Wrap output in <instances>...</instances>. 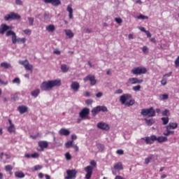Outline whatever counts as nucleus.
<instances>
[{"label": "nucleus", "mask_w": 179, "mask_h": 179, "mask_svg": "<svg viewBox=\"0 0 179 179\" xmlns=\"http://www.w3.org/2000/svg\"><path fill=\"white\" fill-rule=\"evenodd\" d=\"M141 85H136L133 87L132 90H134V92H139V90H141Z\"/></svg>", "instance_id": "de8ad7c7"}, {"label": "nucleus", "mask_w": 179, "mask_h": 179, "mask_svg": "<svg viewBox=\"0 0 179 179\" xmlns=\"http://www.w3.org/2000/svg\"><path fill=\"white\" fill-rule=\"evenodd\" d=\"M28 22H29V26H33L34 23V18L31 17H28Z\"/></svg>", "instance_id": "58836bf2"}, {"label": "nucleus", "mask_w": 179, "mask_h": 179, "mask_svg": "<svg viewBox=\"0 0 179 179\" xmlns=\"http://www.w3.org/2000/svg\"><path fill=\"white\" fill-rule=\"evenodd\" d=\"M84 171H85V179L92 178V174H93V168L92 166H87L84 169Z\"/></svg>", "instance_id": "1a4fd4ad"}, {"label": "nucleus", "mask_w": 179, "mask_h": 179, "mask_svg": "<svg viewBox=\"0 0 179 179\" xmlns=\"http://www.w3.org/2000/svg\"><path fill=\"white\" fill-rule=\"evenodd\" d=\"M97 148L99 149V152H103L104 150V145L102 144H98Z\"/></svg>", "instance_id": "37998d69"}, {"label": "nucleus", "mask_w": 179, "mask_h": 179, "mask_svg": "<svg viewBox=\"0 0 179 179\" xmlns=\"http://www.w3.org/2000/svg\"><path fill=\"white\" fill-rule=\"evenodd\" d=\"M156 113L157 114H160V113H162V110H160V108H157L155 110L153 107L141 110V115L143 116L148 115L149 117H156Z\"/></svg>", "instance_id": "20e7f679"}, {"label": "nucleus", "mask_w": 179, "mask_h": 179, "mask_svg": "<svg viewBox=\"0 0 179 179\" xmlns=\"http://www.w3.org/2000/svg\"><path fill=\"white\" fill-rule=\"evenodd\" d=\"M90 164L91 166H92L93 167H96V166H97V164L96 163V161L92 160L90 162Z\"/></svg>", "instance_id": "0e129e2a"}, {"label": "nucleus", "mask_w": 179, "mask_h": 179, "mask_svg": "<svg viewBox=\"0 0 179 179\" xmlns=\"http://www.w3.org/2000/svg\"><path fill=\"white\" fill-rule=\"evenodd\" d=\"M66 174L67 176H66L64 179H73L76 178V174H78V172L75 169L67 170Z\"/></svg>", "instance_id": "6e6552de"}, {"label": "nucleus", "mask_w": 179, "mask_h": 179, "mask_svg": "<svg viewBox=\"0 0 179 179\" xmlns=\"http://www.w3.org/2000/svg\"><path fill=\"white\" fill-rule=\"evenodd\" d=\"M131 99H132V95L129 94H124L120 96V101L121 104H125L127 107H131V106L135 104V100Z\"/></svg>", "instance_id": "7ed1b4c3"}, {"label": "nucleus", "mask_w": 179, "mask_h": 179, "mask_svg": "<svg viewBox=\"0 0 179 179\" xmlns=\"http://www.w3.org/2000/svg\"><path fill=\"white\" fill-rule=\"evenodd\" d=\"M65 157L66 160H71V159H72V156H71V154L69 152H66L65 154Z\"/></svg>", "instance_id": "864d4df0"}, {"label": "nucleus", "mask_w": 179, "mask_h": 179, "mask_svg": "<svg viewBox=\"0 0 179 179\" xmlns=\"http://www.w3.org/2000/svg\"><path fill=\"white\" fill-rule=\"evenodd\" d=\"M138 19H141L142 20H148L149 17L148 16H145L143 15H140L137 17Z\"/></svg>", "instance_id": "09e8293b"}, {"label": "nucleus", "mask_w": 179, "mask_h": 179, "mask_svg": "<svg viewBox=\"0 0 179 179\" xmlns=\"http://www.w3.org/2000/svg\"><path fill=\"white\" fill-rule=\"evenodd\" d=\"M47 31H49V33H52L55 30V26L54 24H50L46 27Z\"/></svg>", "instance_id": "2f4dec72"}, {"label": "nucleus", "mask_w": 179, "mask_h": 179, "mask_svg": "<svg viewBox=\"0 0 179 179\" xmlns=\"http://www.w3.org/2000/svg\"><path fill=\"white\" fill-rule=\"evenodd\" d=\"M96 97H97V99H100L101 97H103V92H99L96 94Z\"/></svg>", "instance_id": "6e6d98bb"}, {"label": "nucleus", "mask_w": 179, "mask_h": 179, "mask_svg": "<svg viewBox=\"0 0 179 179\" xmlns=\"http://www.w3.org/2000/svg\"><path fill=\"white\" fill-rule=\"evenodd\" d=\"M161 84L162 85V86H166L167 85V78L163 77L161 81Z\"/></svg>", "instance_id": "8fccbe9b"}, {"label": "nucleus", "mask_w": 179, "mask_h": 179, "mask_svg": "<svg viewBox=\"0 0 179 179\" xmlns=\"http://www.w3.org/2000/svg\"><path fill=\"white\" fill-rule=\"evenodd\" d=\"M100 111H102L103 113H106V112L108 111V110L107 109L106 106H98L92 109V113L93 114V115H96V114H97V113H100Z\"/></svg>", "instance_id": "423d86ee"}, {"label": "nucleus", "mask_w": 179, "mask_h": 179, "mask_svg": "<svg viewBox=\"0 0 179 179\" xmlns=\"http://www.w3.org/2000/svg\"><path fill=\"white\" fill-rule=\"evenodd\" d=\"M57 86H61L60 79L44 81L41 85V89L45 92H50L52 87H55Z\"/></svg>", "instance_id": "f257e3e1"}, {"label": "nucleus", "mask_w": 179, "mask_h": 179, "mask_svg": "<svg viewBox=\"0 0 179 179\" xmlns=\"http://www.w3.org/2000/svg\"><path fill=\"white\" fill-rule=\"evenodd\" d=\"M13 83H16L17 85H20V78H15L13 80Z\"/></svg>", "instance_id": "49530a36"}, {"label": "nucleus", "mask_w": 179, "mask_h": 179, "mask_svg": "<svg viewBox=\"0 0 179 179\" xmlns=\"http://www.w3.org/2000/svg\"><path fill=\"white\" fill-rule=\"evenodd\" d=\"M15 176L17 178H24V173L22 171H16L15 173Z\"/></svg>", "instance_id": "c85d7f7f"}, {"label": "nucleus", "mask_w": 179, "mask_h": 179, "mask_svg": "<svg viewBox=\"0 0 179 179\" xmlns=\"http://www.w3.org/2000/svg\"><path fill=\"white\" fill-rule=\"evenodd\" d=\"M25 69H27V71H31V73L33 72V65L28 64L24 66Z\"/></svg>", "instance_id": "c9c22d12"}, {"label": "nucleus", "mask_w": 179, "mask_h": 179, "mask_svg": "<svg viewBox=\"0 0 179 179\" xmlns=\"http://www.w3.org/2000/svg\"><path fill=\"white\" fill-rule=\"evenodd\" d=\"M175 65H176V66H179V56H178V58L175 60Z\"/></svg>", "instance_id": "774afa93"}, {"label": "nucleus", "mask_w": 179, "mask_h": 179, "mask_svg": "<svg viewBox=\"0 0 179 179\" xmlns=\"http://www.w3.org/2000/svg\"><path fill=\"white\" fill-rule=\"evenodd\" d=\"M18 62L20 65H23V66H26L27 64L29 63V61H27V60H24V61L23 60H20Z\"/></svg>", "instance_id": "79ce46f5"}, {"label": "nucleus", "mask_w": 179, "mask_h": 179, "mask_svg": "<svg viewBox=\"0 0 179 179\" xmlns=\"http://www.w3.org/2000/svg\"><path fill=\"white\" fill-rule=\"evenodd\" d=\"M90 113V110L87 108H84L80 112V118H87L89 114Z\"/></svg>", "instance_id": "f8f14e48"}, {"label": "nucleus", "mask_w": 179, "mask_h": 179, "mask_svg": "<svg viewBox=\"0 0 179 179\" xmlns=\"http://www.w3.org/2000/svg\"><path fill=\"white\" fill-rule=\"evenodd\" d=\"M142 51H143V54H148L149 48L147 46H143L142 48Z\"/></svg>", "instance_id": "c03bdc74"}, {"label": "nucleus", "mask_w": 179, "mask_h": 179, "mask_svg": "<svg viewBox=\"0 0 179 179\" xmlns=\"http://www.w3.org/2000/svg\"><path fill=\"white\" fill-rule=\"evenodd\" d=\"M44 3H50L52 6H59L61 0H43Z\"/></svg>", "instance_id": "ddd939ff"}, {"label": "nucleus", "mask_w": 179, "mask_h": 179, "mask_svg": "<svg viewBox=\"0 0 179 179\" xmlns=\"http://www.w3.org/2000/svg\"><path fill=\"white\" fill-rule=\"evenodd\" d=\"M41 169H43V166H41V165H36L34 166L33 171H38V170H41Z\"/></svg>", "instance_id": "a18cd8bd"}, {"label": "nucleus", "mask_w": 179, "mask_h": 179, "mask_svg": "<svg viewBox=\"0 0 179 179\" xmlns=\"http://www.w3.org/2000/svg\"><path fill=\"white\" fill-rule=\"evenodd\" d=\"M115 22L118 23V24H121V22H122V20L120 17H117L115 19Z\"/></svg>", "instance_id": "e2e57ef3"}, {"label": "nucleus", "mask_w": 179, "mask_h": 179, "mask_svg": "<svg viewBox=\"0 0 179 179\" xmlns=\"http://www.w3.org/2000/svg\"><path fill=\"white\" fill-rule=\"evenodd\" d=\"M153 159V155H150L147 158L145 159V164H148V163H150L152 162V159Z\"/></svg>", "instance_id": "72a5a7b5"}, {"label": "nucleus", "mask_w": 179, "mask_h": 179, "mask_svg": "<svg viewBox=\"0 0 179 179\" xmlns=\"http://www.w3.org/2000/svg\"><path fill=\"white\" fill-rule=\"evenodd\" d=\"M122 90L121 89H119V90H117L115 92V94H122Z\"/></svg>", "instance_id": "4d7b16f0"}, {"label": "nucleus", "mask_w": 179, "mask_h": 179, "mask_svg": "<svg viewBox=\"0 0 179 179\" xmlns=\"http://www.w3.org/2000/svg\"><path fill=\"white\" fill-rule=\"evenodd\" d=\"M71 87L73 92H79V89L80 88V84L78 82L73 81L71 85Z\"/></svg>", "instance_id": "2eb2a0df"}, {"label": "nucleus", "mask_w": 179, "mask_h": 179, "mask_svg": "<svg viewBox=\"0 0 179 179\" xmlns=\"http://www.w3.org/2000/svg\"><path fill=\"white\" fill-rule=\"evenodd\" d=\"M8 122L10 126L8 127L7 131L10 132V134H12L13 132H15V124L12 123V120H8Z\"/></svg>", "instance_id": "aec40b11"}, {"label": "nucleus", "mask_w": 179, "mask_h": 179, "mask_svg": "<svg viewBox=\"0 0 179 179\" xmlns=\"http://www.w3.org/2000/svg\"><path fill=\"white\" fill-rule=\"evenodd\" d=\"M5 170L6 171H12V170H13V166H12V165H6L5 166Z\"/></svg>", "instance_id": "a19ab883"}, {"label": "nucleus", "mask_w": 179, "mask_h": 179, "mask_svg": "<svg viewBox=\"0 0 179 179\" xmlns=\"http://www.w3.org/2000/svg\"><path fill=\"white\" fill-rule=\"evenodd\" d=\"M15 3L16 5H20V6L23 5V2L22 1V0H15Z\"/></svg>", "instance_id": "680f3d73"}, {"label": "nucleus", "mask_w": 179, "mask_h": 179, "mask_svg": "<svg viewBox=\"0 0 179 179\" xmlns=\"http://www.w3.org/2000/svg\"><path fill=\"white\" fill-rule=\"evenodd\" d=\"M38 146L41 147V150H43L44 149H46V148H48V142L39 141Z\"/></svg>", "instance_id": "6ab92c4d"}, {"label": "nucleus", "mask_w": 179, "mask_h": 179, "mask_svg": "<svg viewBox=\"0 0 179 179\" xmlns=\"http://www.w3.org/2000/svg\"><path fill=\"white\" fill-rule=\"evenodd\" d=\"M143 80L138 79V78H130L128 79V83L129 85H138L139 83H143Z\"/></svg>", "instance_id": "9b49d317"}, {"label": "nucleus", "mask_w": 179, "mask_h": 179, "mask_svg": "<svg viewBox=\"0 0 179 179\" xmlns=\"http://www.w3.org/2000/svg\"><path fill=\"white\" fill-rule=\"evenodd\" d=\"M38 94H40V89L34 90L31 92V96H32V97H38Z\"/></svg>", "instance_id": "c756f323"}, {"label": "nucleus", "mask_w": 179, "mask_h": 179, "mask_svg": "<svg viewBox=\"0 0 179 179\" xmlns=\"http://www.w3.org/2000/svg\"><path fill=\"white\" fill-rule=\"evenodd\" d=\"M23 32L24 34H27V36H30V34H31V31L29 29L23 30Z\"/></svg>", "instance_id": "603ef678"}, {"label": "nucleus", "mask_w": 179, "mask_h": 179, "mask_svg": "<svg viewBox=\"0 0 179 179\" xmlns=\"http://www.w3.org/2000/svg\"><path fill=\"white\" fill-rule=\"evenodd\" d=\"M141 141H145L146 145H152V143L157 141L158 143H163V142H167L168 138L166 136H156L155 135H152L151 136L143 137Z\"/></svg>", "instance_id": "f03ea898"}, {"label": "nucleus", "mask_w": 179, "mask_h": 179, "mask_svg": "<svg viewBox=\"0 0 179 179\" xmlns=\"http://www.w3.org/2000/svg\"><path fill=\"white\" fill-rule=\"evenodd\" d=\"M89 80L90 82L91 86H94L96 83H97V81L96 80V78L94 76L88 75L85 78H84V82H87Z\"/></svg>", "instance_id": "9d476101"}, {"label": "nucleus", "mask_w": 179, "mask_h": 179, "mask_svg": "<svg viewBox=\"0 0 179 179\" xmlns=\"http://www.w3.org/2000/svg\"><path fill=\"white\" fill-rule=\"evenodd\" d=\"M171 75H173V72L171 71L169 73L164 75L163 78H164L165 79H167V78H170Z\"/></svg>", "instance_id": "5fc2aeb1"}, {"label": "nucleus", "mask_w": 179, "mask_h": 179, "mask_svg": "<svg viewBox=\"0 0 179 179\" xmlns=\"http://www.w3.org/2000/svg\"><path fill=\"white\" fill-rule=\"evenodd\" d=\"M145 123L147 124V125H148L149 127H152V125H153L155 122V119L151 118V119H145Z\"/></svg>", "instance_id": "cd10ccee"}, {"label": "nucleus", "mask_w": 179, "mask_h": 179, "mask_svg": "<svg viewBox=\"0 0 179 179\" xmlns=\"http://www.w3.org/2000/svg\"><path fill=\"white\" fill-rule=\"evenodd\" d=\"M0 66L1 68H4V69H9V68H12V65L6 62L1 63Z\"/></svg>", "instance_id": "5701e85b"}, {"label": "nucleus", "mask_w": 179, "mask_h": 179, "mask_svg": "<svg viewBox=\"0 0 179 179\" xmlns=\"http://www.w3.org/2000/svg\"><path fill=\"white\" fill-rule=\"evenodd\" d=\"M53 54H55L56 55H59L61 54V51L59 50L56 49L53 51Z\"/></svg>", "instance_id": "bf43d9fd"}, {"label": "nucleus", "mask_w": 179, "mask_h": 179, "mask_svg": "<svg viewBox=\"0 0 179 179\" xmlns=\"http://www.w3.org/2000/svg\"><path fill=\"white\" fill-rule=\"evenodd\" d=\"M161 113L164 117H169V115H170V110L166 109L165 110L161 112Z\"/></svg>", "instance_id": "e433bc0d"}, {"label": "nucleus", "mask_w": 179, "mask_h": 179, "mask_svg": "<svg viewBox=\"0 0 179 179\" xmlns=\"http://www.w3.org/2000/svg\"><path fill=\"white\" fill-rule=\"evenodd\" d=\"M20 19V15L15 13H10V14L6 15L4 17V20H19Z\"/></svg>", "instance_id": "0eeeda50"}, {"label": "nucleus", "mask_w": 179, "mask_h": 179, "mask_svg": "<svg viewBox=\"0 0 179 179\" xmlns=\"http://www.w3.org/2000/svg\"><path fill=\"white\" fill-rule=\"evenodd\" d=\"M10 27L8 26L6 24H2L0 27V34H5L6 31L10 30Z\"/></svg>", "instance_id": "f3484780"}, {"label": "nucleus", "mask_w": 179, "mask_h": 179, "mask_svg": "<svg viewBox=\"0 0 179 179\" xmlns=\"http://www.w3.org/2000/svg\"><path fill=\"white\" fill-rule=\"evenodd\" d=\"M0 83L1 85H3V86H6L8 85V81H3L0 78Z\"/></svg>", "instance_id": "13d9d810"}, {"label": "nucleus", "mask_w": 179, "mask_h": 179, "mask_svg": "<svg viewBox=\"0 0 179 179\" xmlns=\"http://www.w3.org/2000/svg\"><path fill=\"white\" fill-rule=\"evenodd\" d=\"M40 155L38 152H34V154L31 155V159H37L39 157Z\"/></svg>", "instance_id": "3c124183"}, {"label": "nucleus", "mask_w": 179, "mask_h": 179, "mask_svg": "<svg viewBox=\"0 0 179 179\" xmlns=\"http://www.w3.org/2000/svg\"><path fill=\"white\" fill-rule=\"evenodd\" d=\"M28 108L25 106H21L18 107V110L20 111V114H24V113H27Z\"/></svg>", "instance_id": "393cba45"}, {"label": "nucleus", "mask_w": 179, "mask_h": 179, "mask_svg": "<svg viewBox=\"0 0 179 179\" xmlns=\"http://www.w3.org/2000/svg\"><path fill=\"white\" fill-rule=\"evenodd\" d=\"M66 10L69 12V19H73V8H72V4L68 5Z\"/></svg>", "instance_id": "a211bd4d"}, {"label": "nucleus", "mask_w": 179, "mask_h": 179, "mask_svg": "<svg viewBox=\"0 0 179 179\" xmlns=\"http://www.w3.org/2000/svg\"><path fill=\"white\" fill-rule=\"evenodd\" d=\"M145 34L147 35V37H148V38H150L152 37V34H150V32L149 31H145Z\"/></svg>", "instance_id": "69168bd1"}, {"label": "nucleus", "mask_w": 179, "mask_h": 179, "mask_svg": "<svg viewBox=\"0 0 179 179\" xmlns=\"http://www.w3.org/2000/svg\"><path fill=\"white\" fill-rule=\"evenodd\" d=\"M169 99V95L166 94H161L159 96V100H167Z\"/></svg>", "instance_id": "4c0bfd02"}, {"label": "nucleus", "mask_w": 179, "mask_h": 179, "mask_svg": "<svg viewBox=\"0 0 179 179\" xmlns=\"http://www.w3.org/2000/svg\"><path fill=\"white\" fill-rule=\"evenodd\" d=\"M97 128L99 129H103V131H108L110 129V127L105 122H101L97 124Z\"/></svg>", "instance_id": "4468645a"}, {"label": "nucleus", "mask_w": 179, "mask_h": 179, "mask_svg": "<svg viewBox=\"0 0 179 179\" xmlns=\"http://www.w3.org/2000/svg\"><path fill=\"white\" fill-rule=\"evenodd\" d=\"M61 71L64 73H66V72H68V71H69V67L66 64H62L61 65Z\"/></svg>", "instance_id": "bb28decb"}, {"label": "nucleus", "mask_w": 179, "mask_h": 179, "mask_svg": "<svg viewBox=\"0 0 179 179\" xmlns=\"http://www.w3.org/2000/svg\"><path fill=\"white\" fill-rule=\"evenodd\" d=\"M166 128H169L171 131V129H177L178 127V124L174 122H170L169 125L166 126Z\"/></svg>", "instance_id": "4be33fe9"}, {"label": "nucleus", "mask_w": 179, "mask_h": 179, "mask_svg": "<svg viewBox=\"0 0 179 179\" xmlns=\"http://www.w3.org/2000/svg\"><path fill=\"white\" fill-rule=\"evenodd\" d=\"M13 44H16V43H17V44H24V43H26V38H18L17 36H15V39H13L12 41Z\"/></svg>", "instance_id": "dca6fc26"}, {"label": "nucleus", "mask_w": 179, "mask_h": 179, "mask_svg": "<svg viewBox=\"0 0 179 179\" xmlns=\"http://www.w3.org/2000/svg\"><path fill=\"white\" fill-rule=\"evenodd\" d=\"M114 169L115 170H117L118 171H120V170H124V167L122 166V163L117 162L114 165Z\"/></svg>", "instance_id": "b1692460"}, {"label": "nucleus", "mask_w": 179, "mask_h": 179, "mask_svg": "<svg viewBox=\"0 0 179 179\" xmlns=\"http://www.w3.org/2000/svg\"><path fill=\"white\" fill-rule=\"evenodd\" d=\"M166 132H164L163 134L164 136H170V135H174V131H171L168 127H165Z\"/></svg>", "instance_id": "7c9ffc66"}, {"label": "nucleus", "mask_w": 179, "mask_h": 179, "mask_svg": "<svg viewBox=\"0 0 179 179\" xmlns=\"http://www.w3.org/2000/svg\"><path fill=\"white\" fill-rule=\"evenodd\" d=\"M6 37H9V36H12V41H13V40H15V38L16 34L13 31L10 30L6 32Z\"/></svg>", "instance_id": "a878e982"}, {"label": "nucleus", "mask_w": 179, "mask_h": 179, "mask_svg": "<svg viewBox=\"0 0 179 179\" xmlns=\"http://www.w3.org/2000/svg\"><path fill=\"white\" fill-rule=\"evenodd\" d=\"M146 72H148L146 68L142 66L136 67L131 70L133 75H142L146 73Z\"/></svg>", "instance_id": "39448f33"}, {"label": "nucleus", "mask_w": 179, "mask_h": 179, "mask_svg": "<svg viewBox=\"0 0 179 179\" xmlns=\"http://www.w3.org/2000/svg\"><path fill=\"white\" fill-rule=\"evenodd\" d=\"M161 120L162 121L163 125H167L169 124V117H162Z\"/></svg>", "instance_id": "f704fd0d"}, {"label": "nucleus", "mask_w": 179, "mask_h": 179, "mask_svg": "<svg viewBox=\"0 0 179 179\" xmlns=\"http://www.w3.org/2000/svg\"><path fill=\"white\" fill-rule=\"evenodd\" d=\"M59 135H63L64 136H68L71 134V131L67 129H61L59 131Z\"/></svg>", "instance_id": "412c9836"}, {"label": "nucleus", "mask_w": 179, "mask_h": 179, "mask_svg": "<svg viewBox=\"0 0 179 179\" xmlns=\"http://www.w3.org/2000/svg\"><path fill=\"white\" fill-rule=\"evenodd\" d=\"M65 33H66V36H67V37H69V38H72L73 37V34L72 32V31H71L70 29H66L64 30Z\"/></svg>", "instance_id": "473e14b6"}, {"label": "nucleus", "mask_w": 179, "mask_h": 179, "mask_svg": "<svg viewBox=\"0 0 179 179\" xmlns=\"http://www.w3.org/2000/svg\"><path fill=\"white\" fill-rule=\"evenodd\" d=\"M73 141H68L65 145H66V148L67 149H69V148H71V146H73Z\"/></svg>", "instance_id": "ea45409f"}, {"label": "nucleus", "mask_w": 179, "mask_h": 179, "mask_svg": "<svg viewBox=\"0 0 179 179\" xmlns=\"http://www.w3.org/2000/svg\"><path fill=\"white\" fill-rule=\"evenodd\" d=\"M116 153H117V155H124V151L120 149L116 151Z\"/></svg>", "instance_id": "052dcab7"}, {"label": "nucleus", "mask_w": 179, "mask_h": 179, "mask_svg": "<svg viewBox=\"0 0 179 179\" xmlns=\"http://www.w3.org/2000/svg\"><path fill=\"white\" fill-rule=\"evenodd\" d=\"M138 29L141 30V31H143V33H146V29L143 27H138Z\"/></svg>", "instance_id": "338daca9"}]
</instances>
